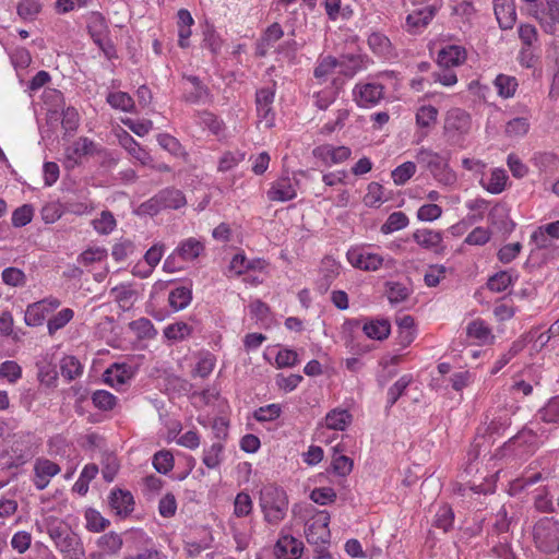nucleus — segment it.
Wrapping results in <instances>:
<instances>
[{"label":"nucleus","mask_w":559,"mask_h":559,"mask_svg":"<svg viewBox=\"0 0 559 559\" xmlns=\"http://www.w3.org/2000/svg\"><path fill=\"white\" fill-rule=\"evenodd\" d=\"M85 519H86V528L90 532L104 531L110 524L109 520L102 516V514L94 509H88L86 511Z\"/></svg>","instance_id":"53"},{"label":"nucleus","mask_w":559,"mask_h":559,"mask_svg":"<svg viewBox=\"0 0 559 559\" xmlns=\"http://www.w3.org/2000/svg\"><path fill=\"white\" fill-rule=\"evenodd\" d=\"M547 457L536 459L525 468L523 475L513 483V489L525 490L539 481L548 480L554 475Z\"/></svg>","instance_id":"3"},{"label":"nucleus","mask_w":559,"mask_h":559,"mask_svg":"<svg viewBox=\"0 0 559 559\" xmlns=\"http://www.w3.org/2000/svg\"><path fill=\"white\" fill-rule=\"evenodd\" d=\"M92 402L98 409L107 412L115 407L117 397L108 391L97 390L92 394Z\"/></svg>","instance_id":"45"},{"label":"nucleus","mask_w":559,"mask_h":559,"mask_svg":"<svg viewBox=\"0 0 559 559\" xmlns=\"http://www.w3.org/2000/svg\"><path fill=\"white\" fill-rule=\"evenodd\" d=\"M274 100V91L269 87H263L257 91L255 104L259 117L267 119L272 111V104Z\"/></svg>","instance_id":"32"},{"label":"nucleus","mask_w":559,"mask_h":559,"mask_svg":"<svg viewBox=\"0 0 559 559\" xmlns=\"http://www.w3.org/2000/svg\"><path fill=\"white\" fill-rule=\"evenodd\" d=\"M340 263L330 257H325L321 262L320 277L317 281V289L320 294H325L333 281L340 274Z\"/></svg>","instance_id":"13"},{"label":"nucleus","mask_w":559,"mask_h":559,"mask_svg":"<svg viewBox=\"0 0 559 559\" xmlns=\"http://www.w3.org/2000/svg\"><path fill=\"white\" fill-rule=\"evenodd\" d=\"M2 281L4 284L13 287L24 286L26 283V276L22 270L10 266L3 270Z\"/></svg>","instance_id":"62"},{"label":"nucleus","mask_w":559,"mask_h":559,"mask_svg":"<svg viewBox=\"0 0 559 559\" xmlns=\"http://www.w3.org/2000/svg\"><path fill=\"white\" fill-rule=\"evenodd\" d=\"M55 546L60 551L63 559L85 558V550L81 537L73 531L71 533H68Z\"/></svg>","instance_id":"11"},{"label":"nucleus","mask_w":559,"mask_h":559,"mask_svg":"<svg viewBox=\"0 0 559 559\" xmlns=\"http://www.w3.org/2000/svg\"><path fill=\"white\" fill-rule=\"evenodd\" d=\"M354 95L357 105L367 108L377 105L383 98L384 87L380 83L356 85Z\"/></svg>","instance_id":"6"},{"label":"nucleus","mask_w":559,"mask_h":559,"mask_svg":"<svg viewBox=\"0 0 559 559\" xmlns=\"http://www.w3.org/2000/svg\"><path fill=\"white\" fill-rule=\"evenodd\" d=\"M471 127L469 115L460 108H453L448 111L444 120V130L447 132L466 133Z\"/></svg>","instance_id":"17"},{"label":"nucleus","mask_w":559,"mask_h":559,"mask_svg":"<svg viewBox=\"0 0 559 559\" xmlns=\"http://www.w3.org/2000/svg\"><path fill=\"white\" fill-rule=\"evenodd\" d=\"M107 102L111 107L121 109L122 111H131L134 107L132 97L124 92L109 93L107 96Z\"/></svg>","instance_id":"43"},{"label":"nucleus","mask_w":559,"mask_h":559,"mask_svg":"<svg viewBox=\"0 0 559 559\" xmlns=\"http://www.w3.org/2000/svg\"><path fill=\"white\" fill-rule=\"evenodd\" d=\"M518 274L513 276L508 270L499 271L488 278L487 287L491 292L501 293L504 292L514 280H518Z\"/></svg>","instance_id":"33"},{"label":"nucleus","mask_w":559,"mask_h":559,"mask_svg":"<svg viewBox=\"0 0 559 559\" xmlns=\"http://www.w3.org/2000/svg\"><path fill=\"white\" fill-rule=\"evenodd\" d=\"M40 10L39 0H21L17 5V14L23 20H34Z\"/></svg>","instance_id":"56"},{"label":"nucleus","mask_w":559,"mask_h":559,"mask_svg":"<svg viewBox=\"0 0 559 559\" xmlns=\"http://www.w3.org/2000/svg\"><path fill=\"white\" fill-rule=\"evenodd\" d=\"M411 382L412 376L404 374L388 390L389 407L393 406L397 402Z\"/></svg>","instance_id":"50"},{"label":"nucleus","mask_w":559,"mask_h":559,"mask_svg":"<svg viewBox=\"0 0 559 559\" xmlns=\"http://www.w3.org/2000/svg\"><path fill=\"white\" fill-rule=\"evenodd\" d=\"M105 380L111 386H118L127 383L132 377V372L130 367L127 365L114 364L110 368H108L105 372Z\"/></svg>","instance_id":"29"},{"label":"nucleus","mask_w":559,"mask_h":559,"mask_svg":"<svg viewBox=\"0 0 559 559\" xmlns=\"http://www.w3.org/2000/svg\"><path fill=\"white\" fill-rule=\"evenodd\" d=\"M182 79L192 85V90L183 94V100L189 104H198L210 96L209 87L197 75L183 74Z\"/></svg>","instance_id":"21"},{"label":"nucleus","mask_w":559,"mask_h":559,"mask_svg":"<svg viewBox=\"0 0 559 559\" xmlns=\"http://www.w3.org/2000/svg\"><path fill=\"white\" fill-rule=\"evenodd\" d=\"M532 503L535 511L539 513H557V499L554 500L551 492L547 486L536 488L532 492Z\"/></svg>","instance_id":"16"},{"label":"nucleus","mask_w":559,"mask_h":559,"mask_svg":"<svg viewBox=\"0 0 559 559\" xmlns=\"http://www.w3.org/2000/svg\"><path fill=\"white\" fill-rule=\"evenodd\" d=\"M122 538L115 532H109L100 536L97 540V546L100 550L107 554H116L122 547Z\"/></svg>","instance_id":"36"},{"label":"nucleus","mask_w":559,"mask_h":559,"mask_svg":"<svg viewBox=\"0 0 559 559\" xmlns=\"http://www.w3.org/2000/svg\"><path fill=\"white\" fill-rule=\"evenodd\" d=\"M204 249V243L201 240L190 237L182 240L175 250L176 254H179V259L189 262L199 258Z\"/></svg>","instance_id":"22"},{"label":"nucleus","mask_w":559,"mask_h":559,"mask_svg":"<svg viewBox=\"0 0 559 559\" xmlns=\"http://www.w3.org/2000/svg\"><path fill=\"white\" fill-rule=\"evenodd\" d=\"M106 27L105 19L98 14L93 23L88 26L90 34L93 41L102 49L105 56L110 59L115 56V46L110 39H106L103 34V28Z\"/></svg>","instance_id":"15"},{"label":"nucleus","mask_w":559,"mask_h":559,"mask_svg":"<svg viewBox=\"0 0 559 559\" xmlns=\"http://www.w3.org/2000/svg\"><path fill=\"white\" fill-rule=\"evenodd\" d=\"M108 503L115 514L122 519L129 516L134 510V498L129 490L112 489L108 497Z\"/></svg>","instance_id":"7"},{"label":"nucleus","mask_w":559,"mask_h":559,"mask_svg":"<svg viewBox=\"0 0 559 559\" xmlns=\"http://www.w3.org/2000/svg\"><path fill=\"white\" fill-rule=\"evenodd\" d=\"M536 435L532 430L523 429L509 439L501 448L502 455H512L523 459L536 450Z\"/></svg>","instance_id":"4"},{"label":"nucleus","mask_w":559,"mask_h":559,"mask_svg":"<svg viewBox=\"0 0 559 559\" xmlns=\"http://www.w3.org/2000/svg\"><path fill=\"white\" fill-rule=\"evenodd\" d=\"M192 300V290L187 286H179L170 290L168 296L169 306L179 311L185 309Z\"/></svg>","instance_id":"30"},{"label":"nucleus","mask_w":559,"mask_h":559,"mask_svg":"<svg viewBox=\"0 0 559 559\" xmlns=\"http://www.w3.org/2000/svg\"><path fill=\"white\" fill-rule=\"evenodd\" d=\"M362 331L369 338L383 341L390 335L391 324L385 319L370 320L362 325Z\"/></svg>","instance_id":"25"},{"label":"nucleus","mask_w":559,"mask_h":559,"mask_svg":"<svg viewBox=\"0 0 559 559\" xmlns=\"http://www.w3.org/2000/svg\"><path fill=\"white\" fill-rule=\"evenodd\" d=\"M416 173V165L413 162H405L397 166L391 174L395 185L406 183Z\"/></svg>","instance_id":"48"},{"label":"nucleus","mask_w":559,"mask_h":559,"mask_svg":"<svg viewBox=\"0 0 559 559\" xmlns=\"http://www.w3.org/2000/svg\"><path fill=\"white\" fill-rule=\"evenodd\" d=\"M416 159L419 164L425 165L439 180H444L445 183H450L454 180V175L450 171H445L448 163L440 154L427 148H420L416 155Z\"/></svg>","instance_id":"5"},{"label":"nucleus","mask_w":559,"mask_h":559,"mask_svg":"<svg viewBox=\"0 0 559 559\" xmlns=\"http://www.w3.org/2000/svg\"><path fill=\"white\" fill-rule=\"evenodd\" d=\"M94 229L100 235L110 234L117 225L114 214L109 211H103L100 217L92 222Z\"/></svg>","instance_id":"42"},{"label":"nucleus","mask_w":559,"mask_h":559,"mask_svg":"<svg viewBox=\"0 0 559 559\" xmlns=\"http://www.w3.org/2000/svg\"><path fill=\"white\" fill-rule=\"evenodd\" d=\"M487 425L486 433L492 435H502L507 428L511 425V418L507 409H500L498 415L489 418V415H486Z\"/></svg>","instance_id":"28"},{"label":"nucleus","mask_w":559,"mask_h":559,"mask_svg":"<svg viewBox=\"0 0 559 559\" xmlns=\"http://www.w3.org/2000/svg\"><path fill=\"white\" fill-rule=\"evenodd\" d=\"M252 510V500L247 492H239L234 502V514L238 518L247 516Z\"/></svg>","instance_id":"63"},{"label":"nucleus","mask_w":559,"mask_h":559,"mask_svg":"<svg viewBox=\"0 0 559 559\" xmlns=\"http://www.w3.org/2000/svg\"><path fill=\"white\" fill-rule=\"evenodd\" d=\"M530 122L524 117H516L507 122L504 132L510 138L523 136L528 132Z\"/></svg>","instance_id":"51"},{"label":"nucleus","mask_w":559,"mask_h":559,"mask_svg":"<svg viewBox=\"0 0 559 559\" xmlns=\"http://www.w3.org/2000/svg\"><path fill=\"white\" fill-rule=\"evenodd\" d=\"M436 9L433 7H425L421 10L414 11L406 17V24L411 29L425 27L435 16Z\"/></svg>","instance_id":"31"},{"label":"nucleus","mask_w":559,"mask_h":559,"mask_svg":"<svg viewBox=\"0 0 559 559\" xmlns=\"http://www.w3.org/2000/svg\"><path fill=\"white\" fill-rule=\"evenodd\" d=\"M388 299L391 304H399L406 300L411 294L409 288L399 282H386Z\"/></svg>","instance_id":"44"},{"label":"nucleus","mask_w":559,"mask_h":559,"mask_svg":"<svg viewBox=\"0 0 559 559\" xmlns=\"http://www.w3.org/2000/svg\"><path fill=\"white\" fill-rule=\"evenodd\" d=\"M495 86L501 97L509 98L514 95L518 87V81L514 76L499 74L495 80Z\"/></svg>","instance_id":"38"},{"label":"nucleus","mask_w":559,"mask_h":559,"mask_svg":"<svg viewBox=\"0 0 559 559\" xmlns=\"http://www.w3.org/2000/svg\"><path fill=\"white\" fill-rule=\"evenodd\" d=\"M304 550L301 540L289 534H283L274 546L276 559H299Z\"/></svg>","instance_id":"9"},{"label":"nucleus","mask_w":559,"mask_h":559,"mask_svg":"<svg viewBox=\"0 0 559 559\" xmlns=\"http://www.w3.org/2000/svg\"><path fill=\"white\" fill-rule=\"evenodd\" d=\"M260 507L270 524H278L286 515L288 499L285 490L275 485H265L260 490Z\"/></svg>","instance_id":"1"},{"label":"nucleus","mask_w":559,"mask_h":559,"mask_svg":"<svg viewBox=\"0 0 559 559\" xmlns=\"http://www.w3.org/2000/svg\"><path fill=\"white\" fill-rule=\"evenodd\" d=\"M60 370L63 378L72 381L82 373V365L74 356H66L61 359Z\"/></svg>","instance_id":"40"},{"label":"nucleus","mask_w":559,"mask_h":559,"mask_svg":"<svg viewBox=\"0 0 559 559\" xmlns=\"http://www.w3.org/2000/svg\"><path fill=\"white\" fill-rule=\"evenodd\" d=\"M532 536L540 552L551 556L559 551V521L555 518L538 519L533 525Z\"/></svg>","instance_id":"2"},{"label":"nucleus","mask_w":559,"mask_h":559,"mask_svg":"<svg viewBox=\"0 0 559 559\" xmlns=\"http://www.w3.org/2000/svg\"><path fill=\"white\" fill-rule=\"evenodd\" d=\"M282 414V407L280 404H269L261 406L253 413V418L258 421H273L277 419Z\"/></svg>","instance_id":"54"},{"label":"nucleus","mask_w":559,"mask_h":559,"mask_svg":"<svg viewBox=\"0 0 559 559\" xmlns=\"http://www.w3.org/2000/svg\"><path fill=\"white\" fill-rule=\"evenodd\" d=\"M465 58L466 52L464 48L450 45L439 51L437 63L440 68L451 69L464 62Z\"/></svg>","instance_id":"19"},{"label":"nucleus","mask_w":559,"mask_h":559,"mask_svg":"<svg viewBox=\"0 0 559 559\" xmlns=\"http://www.w3.org/2000/svg\"><path fill=\"white\" fill-rule=\"evenodd\" d=\"M296 195V190L288 177L276 180L267 191V198L271 201L286 202L295 199Z\"/></svg>","instance_id":"20"},{"label":"nucleus","mask_w":559,"mask_h":559,"mask_svg":"<svg viewBox=\"0 0 559 559\" xmlns=\"http://www.w3.org/2000/svg\"><path fill=\"white\" fill-rule=\"evenodd\" d=\"M354 461L343 454H334L331 461V469L337 476L345 477L353 471Z\"/></svg>","instance_id":"49"},{"label":"nucleus","mask_w":559,"mask_h":559,"mask_svg":"<svg viewBox=\"0 0 559 559\" xmlns=\"http://www.w3.org/2000/svg\"><path fill=\"white\" fill-rule=\"evenodd\" d=\"M153 466L159 474H168L174 468V455L167 450L158 451L153 456Z\"/></svg>","instance_id":"47"},{"label":"nucleus","mask_w":559,"mask_h":559,"mask_svg":"<svg viewBox=\"0 0 559 559\" xmlns=\"http://www.w3.org/2000/svg\"><path fill=\"white\" fill-rule=\"evenodd\" d=\"M350 418L352 416L347 411L333 409L326 414L325 425L329 429L344 430Z\"/></svg>","instance_id":"35"},{"label":"nucleus","mask_w":559,"mask_h":559,"mask_svg":"<svg viewBox=\"0 0 559 559\" xmlns=\"http://www.w3.org/2000/svg\"><path fill=\"white\" fill-rule=\"evenodd\" d=\"M414 241L424 249L435 250L442 242V233L432 229H417L413 234Z\"/></svg>","instance_id":"26"},{"label":"nucleus","mask_w":559,"mask_h":559,"mask_svg":"<svg viewBox=\"0 0 559 559\" xmlns=\"http://www.w3.org/2000/svg\"><path fill=\"white\" fill-rule=\"evenodd\" d=\"M540 419L545 423H559V396H555L539 411Z\"/></svg>","instance_id":"58"},{"label":"nucleus","mask_w":559,"mask_h":559,"mask_svg":"<svg viewBox=\"0 0 559 559\" xmlns=\"http://www.w3.org/2000/svg\"><path fill=\"white\" fill-rule=\"evenodd\" d=\"M192 331V328L185 322H176L169 324L164 329V335L170 341H181L188 336Z\"/></svg>","instance_id":"55"},{"label":"nucleus","mask_w":559,"mask_h":559,"mask_svg":"<svg viewBox=\"0 0 559 559\" xmlns=\"http://www.w3.org/2000/svg\"><path fill=\"white\" fill-rule=\"evenodd\" d=\"M73 316L72 309L64 308L50 318L47 322L49 335H53L58 330L64 328L73 319Z\"/></svg>","instance_id":"39"},{"label":"nucleus","mask_w":559,"mask_h":559,"mask_svg":"<svg viewBox=\"0 0 559 559\" xmlns=\"http://www.w3.org/2000/svg\"><path fill=\"white\" fill-rule=\"evenodd\" d=\"M350 150L346 146L334 147L331 144L317 146L312 154L316 158L321 159L326 166L338 164L349 158Z\"/></svg>","instance_id":"12"},{"label":"nucleus","mask_w":559,"mask_h":559,"mask_svg":"<svg viewBox=\"0 0 559 559\" xmlns=\"http://www.w3.org/2000/svg\"><path fill=\"white\" fill-rule=\"evenodd\" d=\"M507 180L508 176L503 169H495L485 185V189L492 194H499L504 190Z\"/></svg>","instance_id":"46"},{"label":"nucleus","mask_w":559,"mask_h":559,"mask_svg":"<svg viewBox=\"0 0 559 559\" xmlns=\"http://www.w3.org/2000/svg\"><path fill=\"white\" fill-rule=\"evenodd\" d=\"M438 109L431 105L421 106L416 112V123L420 128H429L437 121Z\"/></svg>","instance_id":"52"},{"label":"nucleus","mask_w":559,"mask_h":559,"mask_svg":"<svg viewBox=\"0 0 559 559\" xmlns=\"http://www.w3.org/2000/svg\"><path fill=\"white\" fill-rule=\"evenodd\" d=\"M37 528L45 531L53 540L55 545L59 543L68 533H71V527L62 520L56 516H48L44 519L43 524L36 523Z\"/></svg>","instance_id":"18"},{"label":"nucleus","mask_w":559,"mask_h":559,"mask_svg":"<svg viewBox=\"0 0 559 559\" xmlns=\"http://www.w3.org/2000/svg\"><path fill=\"white\" fill-rule=\"evenodd\" d=\"M47 314L44 302L37 301L27 307L24 321L28 326H38L44 323Z\"/></svg>","instance_id":"34"},{"label":"nucleus","mask_w":559,"mask_h":559,"mask_svg":"<svg viewBox=\"0 0 559 559\" xmlns=\"http://www.w3.org/2000/svg\"><path fill=\"white\" fill-rule=\"evenodd\" d=\"M330 515L328 512H323V518L313 521L306 525L305 534L307 542L318 547L325 545L330 542V530H329Z\"/></svg>","instance_id":"8"},{"label":"nucleus","mask_w":559,"mask_h":559,"mask_svg":"<svg viewBox=\"0 0 559 559\" xmlns=\"http://www.w3.org/2000/svg\"><path fill=\"white\" fill-rule=\"evenodd\" d=\"M162 210H178L186 205L185 194L175 188H166L156 193Z\"/></svg>","instance_id":"23"},{"label":"nucleus","mask_w":559,"mask_h":559,"mask_svg":"<svg viewBox=\"0 0 559 559\" xmlns=\"http://www.w3.org/2000/svg\"><path fill=\"white\" fill-rule=\"evenodd\" d=\"M223 444L221 442L213 443L209 449L204 450L203 463L209 468H216L221 462V453L223 451Z\"/></svg>","instance_id":"59"},{"label":"nucleus","mask_w":559,"mask_h":559,"mask_svg":"<svg viewBox=\"0 0 559 559\" xmlns=\"http://www.w3.org/2000/svg\"><path fill=\"white\" fill-rule=\"evenodd\" d=\"M94 142L87 138L78 139L71 146L66 148L64 167L73 169L80 164L83 156L92 155L94 153Z\"/></svg>","instance_id":"10"},{"label":"nucleus","mask_w":559,"mask_h":559,"mask_svg":"<svg viewBox=\"0 0 559 559\" xmlns=\"http://www.w3.org/2000/svg\"><path fill=\"white\" fill-rule=\"evenodd\" d=\"M368 45L374 53L388 56L391 52V41L382 33H371L368 37Z\"/></svg>","instance_id":"37"},{"label":"nucleus","mask_w":559,"mask_h":559,"mask_svg":"<svg viewBox=\"0 0 559 559\" xmlns=\"http://www.w3.org/2000/svg\"><path fill=\"white\" fill-rule=\"evenodd\" d=\"M264 260H248L245 254L237 253L233 257L230 261L229 270L234 272L236 275H241L250 270H262L264 267Z\"/></svg>","instance_id":"27"},{"label":"nucleus","mask_w":559,"mask_h":559,"mask_svg":"<svg viewBox=\"0 0 559 559\" xmlns=\"http://www.w3.org/2000/svg\"><path fill=\"white\" fill-rule=\"evenodd\" d=\"M129 326L140 338H151L156 334L153 323L146 318L134 320Z\"/></svg>","instance_id":"57"},{"label":"nucleus","mask_w":559,"mask_h":559,"mask_svg":"<svg viewBox=\"0 0 559 559\" xmlns=\"http://www.w3.org/2000/svg\"><path fill=\"white\" fill-rule=\"evenodd\" d=\"M408 217L403 212H393L389 215L385 223L381 226V233L384 235L400 230L408 225Z\"/></svg>","instance_id":"41"},{"label":"nucleus","mask_w":559,"mask_h":559,"mask_svg":"<svg viewBox=\"0 0 559 559\" xmlns=\"http://www.w3.org/2000/svg\"><path fill=\"white\" fill-rule=\"evenodd\" d=\"M34 215L33 206L29 204H24L14 210L12 213V225L14 227H23L31 223Z\"/></svg>","instance_id":"61"},{"label":"nucleus","mask_w":559,"mask_h":559,"mask_svg":"<svg viewBox=\"0 0 559 559\" xmlns=\"http://www.w3.org/2000/svg\"><path fill=\"white\" fill-rule=\"evenodd\" d=\"M495 15L501 29L513 28L516 22L514 0H495Z\"/></svg>","instance_id":"14"},{"label":"nucleus","mask_w":559,"mask_h":559,"mask_svg":"<svg viewBox=\"0 0 559 559\" xmlns=\"http://www.w3.org/2000/svg\"><path fill=\"white\" fill-rule=\"evenodd\" d=\"M20 445H22V443L19 442L12 445V456L11 461L7 464L8 468L19 467L33 457V453L29 449H22Z\"/></svg>","instance_id":"60"},{"label":"nucleus","mask_w":559,"mask_h":559,"mask_svg":"<svg viewBox=\"0 0 559 559\" xmlns=\"http://www.w3.org/2000/svg\"><path fill=\"white\" fill-rule=\"evenodd\" d=\"M119 308L123 311L130 310L138 298V292L130 284H121L110 289Z\"/></svg>","instance_id":"24"},{"label":"nucleus","mask_w":559,"mask_h":559,"mask_svg":"<svg viewBox=\"0 0 559 559\" xmlns=\"http://www.w3.org/2000/svg\"><path fill=\"white\" fill-rule=\"evenodd\" d=\"M22 377V369L16 361L7 360L0 365V378L14 383Z\"/></svg>","instance_id":"64"}]
</instances>
